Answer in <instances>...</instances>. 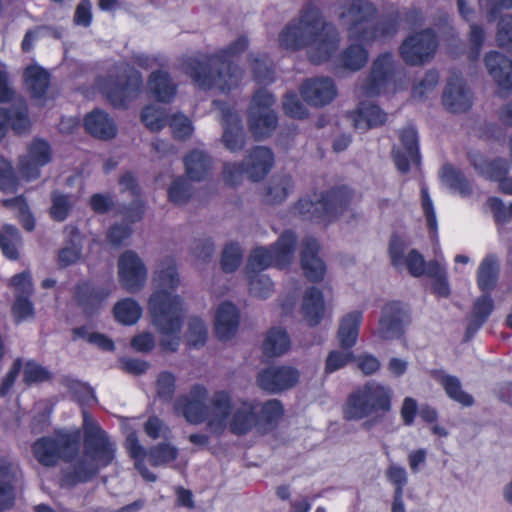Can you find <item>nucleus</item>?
Returning <instances> with one entry per match:
<instances>
[{
    "label": "nucleus",
    "mask_w": 512,
    "mask_h": 512,
    "mask_svg": "<svg viewBox=\"0 0 512 512\" xmlns=\"http://www.w3.org/2000/svg\"><path fill=\"white\" fill-rule=\"evenodd\" d=\"M81 432H59L55 436H42L32 444L34 458L44 467H55L59 461L73 463L70 470L63 471L60 486L72 488L95 478L100 469L112 464L116 446L98 424L84 426L83 456L78 458Z\"/></svg>",
    "instance_id": "f257e3e1"
},
{
    "label": "nucleus",
    "mask_w": 512,
    "mask_h": 512,
    "mask_svg": "<svg viewBox=\"0 0 512 512\" xmlns=\"http://www.w3.org/2000/svg\"><path fill=\"white\" fill-rule=\"evenodd\" d=\"M299 17L290 21L279 34V45L290 51H299L313 45L307 52L312 64L328 62L338 50L340 34L332 22L325 21L321 10L312 0H306Z\"/></svg>",
    "instance_id": "f03ea898"
},
{
    "label": "nucleus",
    "mask_w": 512,
    "mask_h": 512,
    "mask_svg": "<svg viewBox=\"0 0 512 512\" xmlns=\"http://www.w3.org/2000/svg\"><path fill=\"white\" fill-rule=\"evenodd\" d=\"M248 46V37L241 35L214 53L188 57L183 62L184 71L202 90L218 88L229 93L238 87L243 77V70L234 59L243 54Z\"/></svg>",
    "instance_id": "7ed1b4c3"
},
{
    "label": "nucleus",
    "mask_w": 512,
    "mask_h": 512,
    "mask_svg": "<svg viewBox=\"0 0 512 512\" xmlns=\"http://www.w3.org/2000/svg\"><path fill=\"white\" fill-rule=\"evenodd\" d=\"M183 301L180 296L161 288L153 292L148 301L152 322L162 335L159 346L162 351L174 353L181 343L183 326Z\"/></svg>",
    "instance_id": "20e7f679"
},
{
    "label": "nucleus",
    "mask_w": 512,
    "mask_h": 512,
    "mask_svg": "<svg viewBox=\"0 0 512 512\" xmlns=\"http://www.w3.org/2000/svg\"><path fill=\"white\" fill-rule=\"evenodd\" d=\"M284 415V406L278 399L264 402L257 400H240L232 410L228 420L231 434L242 437L255 431L261 435L272 430Z\"/></svg>",
    "instance_id": "39448f33"
},
{
    "label": "nucleus",
    "mask_w": 512,
    "mask_h": 512,
    "mask_svg": "<svg viewBox=\"0 0 512 512\" xmlns=\"http://www.w3.org/2000/svg\"><path fill=\"white\" fill-rule=\"evenodd\" d=\"M392 397L389 387L369 381L348 395L343 407L344 418L358 421L375 416V419L363 423V428L369 430L379 418L391 410Z\"/></svg>",
    "instance_id": "423d86ee"
},
{
    "label": "nucleus",
    "mask_w": 512,
    "mask_h": 512,
    "mask_svg": "<svg viewBox=\"0 0 512 512\" xmlns=\"http://www.w3.org/2000/svg\"><path fill=\"white\" fill-rule=\"evenodd\" d=\"M377 15V8L368 0H351L340 18L349 16L352 21L348 27L350 38L358 42L371 44L379 38L390 37L397 33L400 16L395 13L380 22L379 25L363 26Z\"/></svg>",
    "instance_id": "0eeeda50"
},
{
    "label": "nucleus",
    "mask_w": 512,
    "mask_h": 512,
    "mask_svg": "<svg viewBox=\"0 0 512 512\" xmlns=\"http://www.w3.org/2000/svg\"><path fill=\"white\" fill-rule=\"evenodd\" d=\"M353 197L350 187L340 185L322 192L316 201L301 198L294 208L303 220L327 226L348 210Z\"/></svg>",
    "instance_id": "6e6552de"
},
{
    "label": "nucleus",
    "mask_w": 512,
    "mask_h": 512,
    "mask_svg": "<svg viewBox=\"0 0 512 512\" xmlns=\"http://www.w3.org/2000/svg\"><path fill=\"white\" fill-rule=\"evenodd\" d=\"M297 236L292 230H285L270 248L257 247L248 257L246 270L248 274H259L271 265L283 269L292 262L296 249Z\"/></svg>",
    "instance_id": "1a4fd4ad"
},
{
    "label": "nucleus",
    "mask_w": 512,
    "mask_h": 512,
    "mask_svg": "<svg viewBox=\"0 0 512 512\" xmlns=\"http://www.w3.org/2000/svg\"><path fill=\"white\" fill-rule=\"evenodd\" d=\"M362 320L363 313L359 310L349 312L341 319L337 337L341 348L346 351L332 350L328 353L325 360L326 374L334 373L356 360L351 349L357 342Z\"/></svg>",
    "instance_id": "9d476101"
},
{
    "label": "nucleus",
    "mask_w": 512,
    "mask_h": 512,
    "mask_svg": "<svg viewBox=\"0 0 512 512\" xmlns=\"http://www.w3.org/2000/svg\"><path fill=\"white\" fill-rule=\"evenodd\" d=\"M101 88L113 108L125 110L139 97L143 88V77L135 68H129L120 75L106 78Z\"/></svg>",
    "instance_id": "9b49d317"
},
{
    "label": "nucleus",
    "mask_w": 512,
    "mask_h": 512,
    "mask_svg": "<svg viewBox=\"0 0 512 512\" xmlns=\"http://www.w3.org/2000/svg\"><path fill=\"white\" fill-rule=\"evenodd\" d=\"M437 48L435 31L426 28L406 37L399 47V54L406 64L419 66L432 59Z\"/></svg>",
    "instance_id": "f8f14e48"
},
{
    "label": "nucleus",
    "mask_w": 512,
    "mask_h": 512,
    "mask_svg": "<svg viewBox=\"0 0 512 512\" xmlns=\"http://www.w3.org/2000/svg\"><path fill=\"white\" fill-rule=\"evenodd\" d=\"M21 370H23L22 381L27 387L48 382L53 378L52 372L35 360L30 359L23 363V359L18 357L0 382V397L10 393Z\"/></svg>",
    "instance_id": "ddd939ff"
},
{
    "label": "nucleus",
    "mask_w": 512,
    "mask_h": 512,
    "mask_svg": "<svg viewBox=\"0 0 512 512\" xmlns=\"http://www.w3.org/2000/svg\"><path fill=\"white\" fill-rule=\"evenodd\" d=\"M112 290V280L107 281L103 286H95L90 280H82L75 285L73 298L83 314L91 317L99 312Z\"/></svg>",
    "instance_id": "4468645a"
},
{
    "label": "nucleus",
    "mask_w": 512,
    "mask_h": 512,
    "mask_svg": "<svg viewBox=\"0 0 512 512\" xmlns=\"http://www.w3.org/2000/svg\"><path fill=\"white\" fill-rule=\"evenodd\" d=\"M300 379V372L292 366H270L257 375L258 387L270 394H277L293 388Z\"/></svg>",
    "instance_id": "2eb2a0df"
},
{
    "label": "nucleus",
    "mask_w": 512,
    "mask_h": 512,
    "mask_svg": "<svg viewBox=\"0 0 512 512\" xmlns=\"http://www.w3.org/2000/svg\"><path fill=\"white\" fill-rule=\"evenodd\" d=\"M394 77V59L390 52L379 54L373 61L370 72L361 84V89L368 97L380 95Z\"/></svg>",
    "instance_id": "dca6fc26"
},
{
    "label": "nucleus",
    "mask_w": 512,
    "mask_h": 512,
    "mask_svg": "<svg viewBox=\"0 0 512 512\" xmlns=\"http://www.w3.org/2000/svg\"><path fill=\"white\" fill-rule=\"evenodd\" d=\"M118 277L122 287L130 293L140 290L147 280V268L136 252L127 250L118 260Z\"/></svg>",
    "instance_id": "f3484780"
},
{
    "label": "nucleus",
    "mask_w": 512,
    "mask_h": 512,
    "mask_svg": "<svg viewBox=\"0 0 512 512\" xmlns=\"http://www.w3.org/2000/svg\"><path fill=\"white\" fill-rule=\"evenodd\" d=\"M23 479L19 462L9 456H0V511L13 506L15 489Z\"/></svg>",
    "instance_id": "a211bd4d"
},
{
    "label": "nucleus",
    "mask_w": 512,
    "mask_h": 512,
    "mask_svg": "<svg viewBox=\"0 0 512 512\" xmlns=\"http://www.w3.org/2000/svg\"><path fill=\"white\" fill-rule=\"evenodd\" d=\"M410 321L408 311L400 301L388 302L382 309L379 320V335L382 339H399L405 333V325Z\"/></svg>",
    "instance_id": "6ab92c4d"
},
{
    "label": "nucleus",
    "mask_w": 512,
    "mask_h": 512,
    "mask_svg": "<svg viewBox=\"0 0 512 512\" xmlns=\"http://www.w3.org/2000/svg\"><path fill=\"white\" fill-rule=\"evenodd\" d=\"M299 92L308 105L323 107L336 97L337 88L329 77H314L304 80Z\"/></svg>",
    "instance_id": "aec40b11"
},
{
    "label": "nucleus",
    "mask_w": 512,
    "mask_h": 512,
    "mask_svg": "<svg viewBox=\"0 0 512 512\" xmlns=\"http://www.w3.org/2000/svg\"><path fill=\"white\" fill-rule=\"evenodd\" d=\"M191 396H181L174 404L176 412L181 413L187 422L191 424L203 423L207 417V407L204 403L207 397V389L201 384H195L191 388Z\"/></svg>",
    "instance_id": "412c9836"
},
{
    "label": "nucleus",
    "mask_w": 512,
    "mask_h": 512,
    "mask_svg": "<svg viewBox=\"0 0 512 512\" xmlns=\"http://www.w3.org/2000/svg\"><path fill=\"white\" fill-rule=\"evenodd\" d=\"M442 103L451 113H462L471 108L472 95L460 75L454 73L449 77L442 95Z\"/></svg>",
    "instance_id": "4be33fe9"
},
{
    "label": "nucleus",
    "mask_w": 512,
    "mask_h": 512,
    "mask_svg": "<svg viewBox=\"0 0 512 512\" xmlns=\"http://www.w3.org/2000/svg\"><path fill=\"white\" fill-rule=\"evenodd\" d=\"M320 244L313 237H306L302 241L300 253L301 268L305 277L313 283L323 280L326 273V265L319 257Z\"/></svg>",
    "instance_id": "5701e85b"
},
{
    "label": "nucleus",
    "mask_w": 512,
    "mask_h": 512,
    "mask_svg": "<svg viewBox=\"0 0 512 512\" xmlns=\"http://www.w3.org/2000/svg\"><path fill=\"white\" fill-rule=\"evenodd\" d=\"M222 142L227 150L236 153L244 149L246 133L240 116L230 107L222 109Z\"/></svg>",
    "instance_id": "b1692460"
},
{
    "label": "nucleus",
    "mask_w": 512,
    "mask_h": 512,
    "mask_svg": "<svg viewBox=\"0 0 512 512\" xmlns=\"http://www.w3.org/2000/svg\"><path fill=\"white\" fill-rule=\"evenodd\" d=\"M148 93L159 103L170 104L175 99L178 86L165 69H156L147 79Z\"/></svg>",
    "instance_id": "393cba45"
},
{
    "label": "nucleus",
    "mask_w": 512,
    "mask_h": 512,
    "mask_svg": "<svg viewBox=\"0 0 512 512\" xmlns=\"http://www.w3.org/2000/svg\"><path fill=\"white\" fill-rule=\"evenodd\" d=\"M240 322V313L230 301L222 302L215 314L214 329L216 337L221 341L232 339L237 333Z\"/></svg>",
    "instance_id": "a878e982"
},
{
    "label": "nucleus",
    "mask_w": 512,
    "mask_h": 512,
    "mask_svg": "<svg viewBox=\"0 0 512 512\" xmlns=\"http://www.w3.org/2000/svg\"><path fill=\"white\" fill-rule=\"evenodd\" d=\"M490 76L501 90L512 91V59L498 51H490L484 58Z\"/></svg>",
    "instance_id": "bb28decb"
},
{
    "label": "nucleus",
    "mask_w": 512,
    "mask_h": 512,
    "mask_svg": "<svg viewBox=\"0 0 512 512\" xmlns=\"http://www.w3.org/2000/svg\"><path fill=\"white\" fill-rule=\"evenodd\" d=\"M245 163V174L254 182L264 179L274 165V154L270 148L254 147Z\"/></svg>",
    "instance_id": "cd10ccee"
},
{
    "label": "nucleus",
    "mask_w": 512,
    "mask_h": 512,
    "mask_svg": "<svg viewBox=\"0 0 512 512\" xmlns=\"http://www.w3.org/2000/svg\"><path fill=\"white\" fill-rule=\"evenodd\" d=\"M88 134L100 140H110L117 135V126L110 115L102 109H94L84 117Z\"/></svg>",
    "instance_id": "c85d7f7f"
},
{
    "label": "nucleus",
    "mask_w": 512,
    "mask_h": 512,
    "mask_svg": "<svg viewBox=\"0 0 512 512\" xmlns=\"http://www.w3.org/2000/svg\"><path fill=\"white\" fill-rule=\"evenodd\" d=\"M494 301L491 294H483L473 303L472 313L467 323L463 341H471L494 311Z\"/></svg>",
    "instance_id": "c756f323"
},
{
    "label": "nucleus",
    "mask_w": 512,
    "mask_h": 512,
    "mask_svg": "<svg viewBox=\"0 0 512 512\" xmlns=\"http://www.w3.org/2000/svg\"><path fill=\"white\" fill-rule=\"evenodd\" d=\"M23 79L32 99L46 100L51 75L45 68L36 64L29 65L24 69Z\"/></svg>",
    "instance_id": "7c9ffc66"
},
{
    "label": "nucleus",
    "mask_w": 512,
    "mask_h": 512,
    "mask_svg": "<svg viewBox=\"0 0 512 512\" xmlns=\"http://www.w3.org/2000/svg\"><path fill=\"white\" fill-rule=\"evenodd\" d=\"M64 232L66 233L65 245L58 252V264L62 268L77 263L81 259L83 249V235L78 227L67 225Z\"/></svg>",
    "instance_id": "2f4dec72"
},
{
    "label": "nucleus",
    "mask_w": 512,
    "mask_h": 512,
    "mask_svg": "<svg viewBox=\"0 0 512 512\" xmlns=\"http://www.w3.org/2000/svg\"><path fill=\"white\" fill-rule=\"evenodd\" d=\"M355 129L367 131L386 122L387 114L376 104L361 103L359 107L349 113Z\"/></svg>",
    "instance_id": "473e14b6"
},
{
    "label": "nucleus",
    "mask_w": 512,
    "mask_h": 512,
    "mask_svg": "<svg viewBox=\"0 0 512 512\" xmlns=\"http://www.w3.org/2000/svg\"><path fill=\"white\" fill-rule=\"evenodd\" d=\"M301 311L309 326L315 327L321 322L325 313V301L319 288L311 286L306 289L302 299Z\"/></svg>",
    "instance_id": "72a5a7b5"
},
{
    "label": "nucleus",
    "mask_w": 512,
    "mask_h": 512,
    "mask_svg": "<svg viewBox=\"0 0 512 512\" xmlns=\"http://www.w3.org/2000/svg\"><path fill=\"white\" fill-rule=\"evenodd\" d=\"M499 262L494 254H488L480 262L476 274V282L483 294H491L496 288L499 279Z\"/></svg>",
    "instance_id": "f704fd0d"
},
{
    "label": "nucleus",
    "mask_w": 512,
    "mask_h": 512,
    "mask_svg": "<svg viewBox=\"0 0 512 512\" xmlns=\"http://www.w3.org/2000/svg\"><path fill=\"white\" fill-rule=\"evenodd\" d=\"M29 127L30 121L26 111L0 107V142L7 136L9 130L16 135H22Z\"/></svg>",
    "instance_id": "c9c22d12"
},
{
    "label": "nucleus",
    "mask_w": 512,
    "mask_h": 512,
    "mask_svg": "<svg viewBox=\"0 0 512 512\" xmlns=\"http://www.w3.org/2000/svg\"><path fill=\"white\" fill-rule=\"evenodd\" d=\"M278 117L274 111L251 110L248 114V127L257 140L269 137L276 129Z\"/></svg>",
    "instance_id": "e433bc0d"
},
{
    "label": "nucleus",
    "mask_w": 512,
    "mask_h": 512,
    "mask_svg": "<svg viewBox=\"0 0 512 512\" xmlns=\"http://www.w3.org/2000/svg\"><path fill=\"white\" fill-rule=\"evenodd\" d=\"M184 165L190 180L202 181L211 171L212 159L206 152L194 149L185 156Z\"/></svg>",
    "instance_id": "4c0bfd02"
},
{
    "label": "nucleus",
    "mask_w": 512,
    "mask_h": 512,
    "mask_svg": "<svg viewBox=\"0 0 512 512\" xmlns=\"http://www.w3.org/2000/svg\"><path fill=\"white\" fill-rule=\"evenodd\" d=\"M473 166L486 179L493 182L502 181L510 171V162L503 157L489 159L481 156L473 161Z\"/></svg>",
    "instance_id": "58836bf2"
},
{
    "label": "nucleus",
    "mask_w": 512,
    "mask_h": 512,
    "mask_svg": "<svg viewBox=\"0 0 512 512\" xmlns=\"http://www.w3.org/2000/svg\"><path fill=\"white\" fill-rule=\"evenodd\" d=\"M291 345L288 333L280 327H272L267 332L262 350L267 357H278L285 354Z\"/></svg>",
    "instance_id": "ea45409f"
},
{
    "label": "nucleus",
    "mask_w": 512,
    "mask_h": 512,
    "mask_svg": "<svg viewBox=\"0 0 512 512\" xmlns=\"http://www.w3.org/2000/svg\"><path fill=\"white\" fill-rule=\"evenodd\" d=\"M363 44L352 43L342 51L340 62L344 69L355 72L366 65L369 54Z\"/></svg>",
    "instance_id": "a19ab883"
},
{
    "label": "nucleus",
    "mask_w": 512,
    "mask_h": 512,
    "mask_svg": "<svg viewBox=\"0 0 512 512\" xmlns=\"http://www.w3.org/2000/svg\"><path fill=\"white\" fill-rule=\"evenodd\" d=\"M21 234L13 225H3L0 229V250L4 257L9 260L19 258L18 245L21 243Z\"/></svg>",
    "instance_id": "79ce46f5"
},
{
    "label": "nucleus",
    "mask_w": 512,
    "mask_h": 512,
    "mask_svg": "<svg viewBox=\"0 0 512 512\" xmlns=\"http://www.w3.org/2000/svg\"><path fill=\"white\" fill-rule=\"evenodd\" d=\"M113 314L117 322L131 326L140 319L142 308L134 299L124 298L114 305Z\"/></svg>",
    "instance_id": "37998d69"
},
{
    "label": "nucleus",
    "mask_w": 512,
    "mask_h": 512,
    "mask_svg": "<svg viewBox=\"0 0 512 512\" xmlns=\"http://www.w3.org/2000/svg\"><path fill=\"white\" fill-rule=\"evenodd\" d=\"M440 384L447 396L454 402L461 404L463 407L474 405L473 396L462 389L461 382L456 376L445 374L440 378Z\"/></svg>",
    "instance_id": "c03bdc74"
},
{
    "label": "nucleus",
    "mask_w": 512,
    "mask_h": 512,
    "mask_svg": "<svg viewBox=\"0 0 512 512\" xmlns=\"http://www.w3.org/2000/svg\"><path fill=\"white\" fill-rule=\"evenodd\" d=\"M294 182L290 175L280 177L276 182L269 184L266 188L265 200L269 204L283 202L293 190Z\"/></svg>",
    "instance_id": "a18cd8bd"
},
{
    "label": "nucleus",
    "mask_w": 512,
    "mask_h": 512,
    "mask_svg": "<svg viewBox=\"0 0 512 512\" xmlns=\"http://www.w3.org/2000/svg\"><path fill=\"white\" fill-rule=\"evenodd\" d=\"M211 404L218 413L219 419L217 428L219 432H223L227 420L231 417L233 406L230 394L225 390L216 391L212 397Z\"/></svg>",
    "instance_id": "49530a36"
},
{
    "label": "nucleus",
    "mask_w": 512,
    "mask_h": 512,
    "mask_svg": "<svg viewBox=\"0 0 512 512\" xmlns=\"http://www.w3.org/2000/svg\"><path fill=\"white\" fill-rule=\"evenodd\" d=\"M147 457L151 466H163L177 459L178 449L169 443L161 442L148 449Z\"/></svg>",
    "instance_id": "de8ad7c7"
},
{
    "label": "nucleus",
    "mask_w": 512,
    "mask_h": 512,
    "mask_svg": "<svg viewBox=\"0 0 512 512\" xmlns=\"http://www.w3.org/2000/svg\"><path fill=\"white\" fill-rule=\"evenodd\" d=\"M50 217L57 222H63L69 216L72 209L71 196L57 190L51 193Z\"/></svg>",
    "instance_id": "09e8293b"
},
{
    "label": "nucleus",
    "mask_w": 512,
    "mask_h": 512,
    "mask_svg": "<svg viewBox=\"0 0 512 512\" xmlns=\"http://www.w3.org/2000/svg\"><path fill=\"white\" fill-rule=\"evenodd\" d=\"M142 123L152 132H158L167 124V117L163 110L154 105H146L141 110Z\"/></svg>",
    "instance_id": "8fccbe9b"
},
{
    "label": "nucleus",
    "mask_w": 512,
    "mask_h": 512,
    "mask_svg": "<svg viewBox=\"0 0 512 512\" xmlns=\"http://www.w3.org/2000/svg\"><path fill=\"white\" fill-rule=\"evenodd\" d=\"M399 140L411 157L412 162L416 165L420 164V153H419V143H418V133L414 127H405L399 133Z\"/></svg>",
    "instance_id": "3c124183"
},
{
    "label": "nucleus",
    "mask_w": 512,
    "mask_h": 512,
    "mask_svg": "<svg viewBox=\"0 0 512 512\" xmlns=\"http://www.w3.org/2000/svg\"><path fill=\"white\" fill-rule=\"evenodd\" d=\"M26 156L38 162V165L45 166L52 159V149L49 142L45 139L35 138L29 144Z\"/></svg>",
    "instance_id": "603ef678"
},
{
    "label": "nucleus",
    "mask_w": 512,
    "mask_h": 512,
    "mask_svg": "<svg viewBox=\"0 0 512 512\" xmlns=\"http://www.w3.org/2000/svg\"><path fill=\"white\" fill-rule=\"evenodd\" d=\"M191 185L184 177H178L172 181L168 188L169 201L175 205L186 204L191 198Z\"/></svg>",
    "instance_id": "864d4df0"
},
{
    "label": "nucleus",
    "mask_w": 512,
    "mask_h": 512,
    "mask_svg": "<svg viewBox=\"0 0 512 512\" xmlns=\"http://www.w3.org/2000/svg\"><path fill=\"white\" fill-rule=\"evenodd\" d=\"M242 261V250L238 243L227 244L222 252L221 269L225 273H232L238 269Z\"/></svg>",
    "instance_id": "5fc2aeb1"
},
{
    "label": "nucleus",
    "mask_w": 512,
    "mask_h": 512,
    "mask_svg": "<svg viewBox=\"0 0 512 512\" xmlns=\"http://www.w3.org/2000/svg\"><path fill=\"white\" fill-rule=\"evenodd\" d=\"M442 178L451 189L457 190L462 194H467L470 190L469 183L463 173L450 164L443 166Z\"/></svg>",
    "instance_id": "6e6d98bb"
},
{
    "label": "nucleus",
    "mask_w": 512,
    "mask_h": 512,
    "mask_svg": "<svg viewBox=\"0 0 512 512\" xmlns=\"http://www.w3.org/2000/svg\"><path fill=\"white\" fill-rule=\"evenodd\" d=\"M249 291L254 297L267 299L274 291V284L266 275L249 274Z\"/></svg>",
    "instance_id": "4d7b16f0"
},
{
    "label": "nucleus",
    "mask_w": 512,
    "mask_h": 512,
    "mask_svg": "<svg viewBox=\"0 0 512 512\" xmlns=\"http://www.w3.org/2000/svg\"><path fill=\"white\" fill-rule=\"evenodd\" d=\"M282 106L284 113L291 118L306 119L309 115L307 108L294 91H289L284 95Z\"/></svg>",
    "instance_id": "13d9d810"
},
{
    "label": "nucleus",
    "mask_w": 512,
    "mask_h": 512,
    "mask_svg": "<svg viewBox=\"0 0 512 512\" xmlns=\"http://www.w3.org/2000/svg\"><path fill=\"white\" fill-rule=\"evenodd\" d=\"M30 297L31 296L16 295L11 307V312L16 324L35 316L34 304L30 300Z\"/></svg>",
    "instance_id": "bf43d9fd"
},
{
    "label": "nucleus",
    "mask_w": 512,
    "mask_h": 512,
    "mask_svg": "<svg viewBox=\"0 0 512 512\" xmlns=\"http://www.w3.org/2000/svg\"><path fill=\"white\" fill-rule=\"evenodd\" d=\"M18 184L11 162L0 156V191L15 192Z\"/></svg>",
    "instance_id": "052dcab7"
},
{
    "label": "nucleus",
    "mask_w": 512,
    "mask_h": 512,
    "mask_svg": "<svg viewBox=\"0 0 512 512\" xmlns=\"http://www.w3.org/2000/svg\"><path fill=\"white\" fill-rule=\"evenodd\" d=\"M207 340V328L200 317H191L188 323V343L193 347L204 346Z\"/></svg>",
    "instance_id": "680f3d73"
},
{
    "label": "nucleus",
    "mask_w": 512,
    "mask_h": 512,
    "mask_svg": "<svg viewBox=\"0 0 512 512\" xmlns=\"http://www.w3.org/2000/svg\"><path fill=\"white\" fill-rule=\"evenodd\" d=\"M496 41L500 48L512 53V15H505L499 20Z\"/></svg>",
    "instance_id": "e2e57ef3"
},
{
    "label": "nucleus",
    "mask_w": 512,
    "mask_h": 512,
    "mask_svg": "<svg viewBox=\"0 0 512 512\" xmlns=\"http://www.w3.org/2000/svg\"><path fill=\"white\" fill-rule=\"evenodd\" d=\"M173 137L178 140H185L193 133V125L191 120L180 113L173 114L169 121Z\"/></svg>",
    "instance_id": "0e129e2a"
},
{
    "label": "nucleus",
    "mask_w": 512,
    "mask_h": 512,
    "mask_svg": "<svg viewBox=\"0 0 512 512\" xmlns=\"http://www.w3.org/2000/svg\"><path fill=\"white\" fill-rule=\"evenodd\" d=\"M253 77L259 84H270L274 81V69L265 60L256 57L251 63Z\"/></svg>",
    "instance_id": "69168bd1"
},
{
    "label": "nucleus",
    "mask_w": 512,
    "mask_h": 512,
    "mask_svg": "<svg viewBox=\"0 0 512 512\" xmlns=\"http://www.w3.org/2000/svg\"><path fill=\"white\" fill-rule=\"evenodd\" d=\"M175 376L169 371H163L157 378V395L159 398L169 401L172 399L175 392Z\"/></svg>",
    "instance_id": "338daca9"
},
{
    "label": "nucleus",
    "mask_w": 512,
    "mask_h": 512,
    "mask_svg": "<svg viewBox=\"0 0 512 512\" xmlns=\"http://www.w3.org/2000/svg\"><path fill=\"white\" fill-rule=\"evenodd\" d=\"M9 286L14 289L16 295L32 296L33 294V283L29 271L13 275L9 281Z\"/></svg>",
    "instance_id": "774afa93"
}]
</instances>
